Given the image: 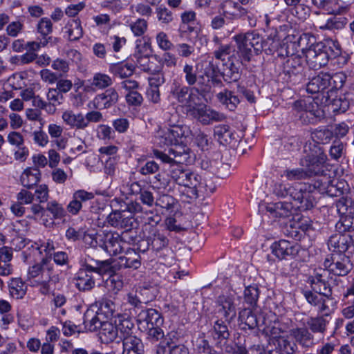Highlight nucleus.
<instances>
[{
    "label": "nucleus",
    "mask_w": 354,
    "mask_h": 354,
    "mask_svg": "<svg viewBox=\"0 0 354 354\" xmlns=\"http://www.w3.org/2000/svg\"><path fill=\"white\" fill-rule=\"evenodd\" d=\"M27 282L30 286L39 288V292L48 295L52 286L59 281V276L55 273L50 257H43L40 261L29 266L27 272Z\"/></svg>",
    "instance_id": "1"
},
{
    "label": "nucleus",
    "mask_w": 354,
    "mask_h": 354,
    "mask_svg": "<svg viewBox=\"0 0 354 354\" xmlns=\"http://www.w3.org/2000/svg\"><path fill=\"white\" fill-rule=\"evenodd\" d=\"M205 91L199 86H188L174 80L171 86L170 93L189 114L202 102V92Z\"/></svg>",
    "instance_id": "2"
},
{
    "label": "nucleus",
    "mask_w": 354,
    "mask_h": 354,
    "mask_svg": "<svg viewBox=\"0 0 354 354\" xmlns=\"http://www.w3.org/2000/svg\"><path fill=\"white\" fill-rule=\"evenodd\" d=\"M236 44V53L242 65L250 62L254 55L263 50L261 37L254 31L239 34L233 37Z\"/></svg>",
    "instance_id": "3"
},
{
    "label": "nucleus",
    "mask_w": 354,
    "mask_h": 354,
    "mask_svg": "<svg viewBox=\"0 0 354 354\" xmlns=\"http://www.w3.org/2000/svg\"><path fill=\"white\" fill-rule=\"evenodd\" d=\"M169 176L176 183L185 187L187 198L192 200L198 198V189L202 183L200 175L185 168L182 165H172Z\"/></svg>",
    "instance_id": "4"
},
{
    "label": "nucleus",
    "mask_w": 354,
    "mask_h": 354,
    "mask_svg": "<svg viewBox=\"0 0 354 354\" xmlns=\"http://www.w3.org/2000/svg\"><path fill=\"white\" fill-rule=\"evenodd\" d=\"M303 151L304 155L300 160V165L306 167L309 176L324 173L323 168L328 158L324 149L315 143L306 142Z\"/></svg>",
    "instance_id": "5"
},
{
    "label": "nucleus",
    "mask_w": 354,
    "mask_h": 354,
    "mask_svg": "<svg viewBox=\"0 0 354 354\" xmlns=\"http://www.w3.org/2000/svg\"><path fill=\"white\" fill-rule=\"evenodd\" d=\"M317 100V97L307 96L292 103L293 114L302 124L314 123L317 118L323 116V111Z\"/></svg>",
    "instance_id": "6"
},
{
    "label": "nucleus",
    "mask_w": 354,
    "mask_h": 354,
    "mask_svg": "<svg viewBox=\"0 0 354 354\" xmlns=\"http://www.w3.org/2000/svg\"><path fill=\"white\" fill-rule=\"evenodd\" d=\"M330 44H335L330 41L327 43L318 42L306 52V60L308 66L314 70H318L327 65L331 56H335Z\"/></svg>",
    "instance_id": "7"
},
{
    "label": "nucleus",
    "mask_w": 354,
    "mask_h": 354,
    "mask_svg": "<svg viewBox=\"0 0 354 354\" xmlns=\"http://www.w3.org/2000/svg\"><path fill=\"white\" fill-rule=\"evenodd\" d=\"M324 269L336 276H346L353 268L349 257L342 253H332L324 261Z\"/></svg>",
    "instance_id": "8"
},
{
    "label": "nucleus",
    "mask_w": 354,
    "mask_h": 354,
    "mask_svg": "<svg viewBox=\"0 0 354 354\" xmlns=\"http://www.w3.org/2000/svg\"><path fill=\"white\" fill-rule=\"evenodd\" d=\"M190 149L186 146H181L179 143L176 144L169 149V153L167 154L158 149L153 151V156L160 159L164 163L170 165H182L187 162L189 159Z\"/></svg>",
    "instance_id": "9"
},
{
    "label": "nucleus",
    "mask_w": 354,
    "mask_h": 354,
    "mask_svg": "<svg viewBox=\"0 0 354 354\" xmlns=\"http://www.w3.org/2000/svg\"><path fill=\"white\" fill-rule=\"evenodd\" d=\"M15 241H18L17 247H18L19 249L25 248L26 245L28 246L27 250L23 252L25 261H28V259H30L32 255L41 254L42 253L41 250L46 254H50L51 252L55 250V243L50 239H48L39 244L19 236L15 239Z\"/></svg>",
    "instance_id": "10"
},
{
    "label": "nucleus",
    "mask_w": 354,
    "mask_h": 354,
    "mask_svg": "<svg viewBox=\"0 0 354 354\" xmlns=\"http://www.w3.org/2000/svg\"><path fill=\"white\" fill-rule=\"evenodd\" d=\"M189 115L203 125H209L213 122H220L225 119L224 114L212 109L203 102Z\"/></svg>",
    "instance_id": "11"
},
{
    "label": "nucleus",
    "mask_w": 354,
    "mask_h": 354,
    "mask_svg": "<svg viewBox=\"0 0 354 354\" xmlns=\"http://www.w3.org/2000/svg\"><path fill=\"white\" fill-rule=\"evenodd\" d=\"M203 66V70L201 74L198 75V86L207 90L210 87V82L216 83L218 81L220 70L213 57L205 61Z\"/></svg>",
    "instance_id": "12"
},
{
    "label": "nucleus",
    "mask_w": 354,
    "mask_h": 354,
    "mask_svg": "<svg viewBox=\"0 0 354 354\" xmlns=\"http://www.w3.org/2000/svg\"><path fill=\"white\" fill-rule=\"evenodd\" d=\"M308 282L313 291L324 296L333 295L332 288L327 281L325 269L315 270L314 274L308 277Z\"/></svg>",
    "instance_id": "13"
},
{
    "label": "nucleus",
    "mask_w": 354,
    "mask_h": 354,
    "mask_svg": "<svg viewBox=\"0 0 354 354\" xmlns=\"http://www.w3.org/2000/svg\"><path fill=\"white\" fill-rule=\"evenodd\" d=\"M272 253L279 259L295 258L300 251V246L296 243L281 239L271 245Z\"/></svg>",
    "instance_id": "14"
},
{
    "label": "nucleus",
    "mask_w": 354,
    "mask_h": 354,
    "mask_svg": "<svg viewBox=\"0 0 354 354\" xmlns=\"http://www.w3.org/2000/svg\"><path fill=\"white\" fill-rule=\"evenodd\" d=\"M183 127H174V129L160 130L155 136V142L160 147L174 146L179 143L178 140L184 136Z\"/></svg>",
    "instance_id": "15"
},
{
    "label": "nucleus",
    "mask_w": 354,
    "mask_h": 354,
    "mask_svg": "<svg viewBox=\"0 0 354 354\" xmlns=\"http://www.w3.org/2000/svg\"><path fill=\"white\" fill-rule=\"evenodd\" d=\"M297 188L295 192H292V199L294 201L293 206L300 211H306L311 209L314 205V197L311 192V185H308L307 190L306 185Z\"/></svg>",
    "instance_id": "16"
},
{
    "label": "nucleus",
    "mask_w": 354,
    "mask_h": 354,
    "mask_svg": "<svg viewBox=\"0 0 354 354\" xmlns=\"http://www.w3.org/2000/svg\"><path fill=\"white\" fill-rule=\"evenodd\" d=\"M127 245L126 241L122 240L118 233L112 232L104 233L103 247L111 255L122 253Z\"/></svg>",
    "instance_id": "17"
},
{
    "label": "nucleus",
    "mask_w": 354,
    "mask_h": 354,
    "mask_svg": "<svg viewBox=\"0 0 354 354\" xmlns=\"http://www.w3.org/2000/svg\"><path fill=\"white\" fill-rule=\"evenodd\" d=\"M137 322L144 329L155 326H162L164 323L161 314L156 309L142 310L137 315Z\"/></svg>",
    "instance_id": "18"
},
{
    "label": "nucleus",
    "mask_w": 354,
    "mask_h": 354,
    "mask_svg": "<svg viewBox=\"0 0 354 354\" xmlns=\"http://www.w3.org/2000/svg\"><path fill=\"white\" fill-rule=\"evenodd\" d=\"M107 223L116 228L124 229L125 231L131 230L136 223L132 215H128L126 211H115L109 214L106 218Z\"/></svg>",
    "instance_id": "19"
},
{
    "label": "nucleus",
    "mask_w": 354,
    "mask_h": 354,
    "mask_svg": "<svg viewBox=\"0 0 354 354\" xmlns=\"http://www.w3.org/2000/svg\"><path fill=\"white\" fill-rule=\"evenodd\" d=\"M219 10L223 17L230 20H238L247 15L248 10L239 3L225 0L219 6Z\"/></svg>",
    "instance_id": "20"
},
{
    "label": "nucleus",
    "mask_w": 354,
    "mask_h": 354,
    "mask_svg": "<svg viewBox=\"0 0 354 354\" xmlns=\"http://www.w3.org/2000/svg\"><path fill=\"white\" fill-rule=\"evenodd\" d=\"M119 99V95L114 88H109L104 92L97 95L93 100V106L97 109H107L115 105Z\"/></svg>",
    "instance_id": "21"
},
{
    "label": "nucleus",
    "mask_w": 354,
    "mask_h": 354,
    "mask_svg": "<svg viewBox=\"0 0 354 354\" xmlns=\"http://www.w3.org/2000/svg\"><path fill=\"white\" fill-rule=\"evenodd\" d=\"M94 197L93 192L84 189L77 190L73 194L72 200L68 204L66 209L72 215H77L83 207V205L93 200Z\"/></svg>",
    "instance_id": "22"
},
{
    "label": "nucleus",
    "mask_w": 354,
    "mask_h": 354,
    "mask_svg": "<svg viewBox=\"0 0 354 354\" xmlns=\"http://www.w3.org/2000/svg\"><path fill=\"white\" fill-rule=\"evenodd\" d=\"M82 268L88 272H95L100 275L111 274L113 272L112 261L111 259L100 261L95 260L89 256L85 259Z\"/></svg>",
    "instance_id": "23"
},
{
    "label": "nucleus",
    "mask_w": 354,
    "mask_h": 354,
    "mask_svg": "<svg viewBox=\"0 0 354 354\" xmlns=\"http://www.w3.org/2000/svg\"><path fill=\"white\" fill-rule=\"evenodd\" d=\"M351 243L352 238L350 235L339 232L330 236L328 241V247L333 253L345 254Z\"/></svg>",
    "instance_id": "24"
},
{
    "label": "nucleus",
    "mask_w": 354,
    "mask_h": 354,
    "mask_svg": "<svg viewBox=\"0 0 354 354\" xmlns=\"http://www.w3.org/2000/svg\"><path fill=\"white\" fill-rule=\"evenodd\" d=\"M330 74L320 73L307 83L306 91L308 93L315 94L324 91L330 86Z\"/></svg>",
    "instance_id": "25"
},
{
    "label": "nucleus",
    "mask_w": 354,
    "mask_h": 354,
    "mask_svg": "<svg viewBox=\"0 0 354 354\" xmlns=\"http://www.w3.org/2000/svg\"><path fill=\"white\" fill-rule=\"evenodd\" d=\"M124 254L119 257L118 263L121 268L137 270L141 266V257L135 250L128 248Z\"/></svg>",
    "instance_id": "26"
},
{
    "label": "nucleus",
    "mask_w": 354,
    "mask_h": 354,
    "mask_svg": "<svg viewBox=\"0 0 354 354\" xmlns=\"http://www.w3.org/2000/svg\"><path fill=\"white\" fill-rule=\"evenodd\" d=\"M91 273L82 268L78 270L73 280L79 290L88 291L95 286V280Z\"/></svg>",
    "instance_id": "27"
},
{
    "label": "nucleus",
    "mask_w": 354,
    "mask_h": 354,
    "mask_svg": "<svg viewBox=\"0 0 354 354\" xmlns=\"http://www.w3.org/2000/svg\"><path fill=\"white\" fill-rule=\"evenodd\" d=\"M214 136L215 138L223 145H230L236 142L237 139L234 131L227 124H218L214 128Z\"/></svg>",
    "instance_id": "28"
},
{
    "label": "nucleus",
    "mask_w": 354,
    "mask_h": 354,
    "mask_svg": "<svg viewBox=\"0 0 354 354\" xmlns=\"http://www.w3.org/2000/svg\"><path fill=\"white\" fill-rule=\"evenodd\" d=\"M40 178L41 171L36 167L26 168L20 176L21 185L28 189L35 186L39 182Z\"/></svg>",
    "instance_id": "29"
},
{
    "label": "nucleus",
    "mask_w": 354,
    "mask_h": 354,
    "mask_svg": "<svg viewBox=\"0 0 354 354\" xmlns=\"http://www.w3.org/2000/svg\"><path fill=\"white\" fill-rule=\"evenodd\" d=\"M122 354H145V346L140 338L131 337L122 342Z\"/></svg>",
    "instance_id": "30"
},
{
    "label": "nucleus",
    "mask_w": 354,
    "mask_h": 354,
    "mask_svg": "<svg viewBox=\"0 0 354 354\" xmlns=\"http://www.w3.org/2000/svg\"><path fill=\"white\" fill-rule=\"evenodd\" d=\"M63 121L66 125L77 129H85L84 115L81 113L75 114L71 110L65 111L62 115Z\"/></svg>",
    "instance_id": "31"
},
{
    "label": "nucleus",
    "mask_w": 354,
    "mask_h": 354,
    "mask_svg": "<svg viewBox=\"0 0 354 354\" xmlns=\"http://www.w3.org/2000/svg\"><path fill=\"white\" fill-rule=\"evenodd\" d=\"M218 302L221 306L218 312L230 322L236 315V308L230 297L221 296L218 297Z\"/></svg>",
    "instance_id": "32"
},
{
    "label": "nucleus",
    "mask_w": 354,
    "mask_h": 354,
    "mask_svg": "<svg viewBox=\"0 0 354 354\" xmlns=\"http://www.w3.org/2000/svg\"><path fill=\"white\" fill-rule=\"evenodd\" d=\"M115 324L117 326L118 335H119L118 337L122 342L127 338L136 336L133 334L134 324L130 319L119 318L118 322L115 321Z\"/></svg>",
    "instance_id": "33"
},
{
    "label": "nucleus",
    "mask_w": 354,
    "mask_h": 354,
    "mask_svg": "<svg viewBox=\"0 0 354 354\" xmlns=\"http://www.w3.org/2000/svg\"><path fill=\"white\" fill-rule=\"evenodd\" d=\"M182 74L185 82L188 86H194L196 84L198 86V75L197 67L192 63L185 62L182 68Z\"/></svg>",
    "instance_id": "34"
},
{
    "label": "nucleus",
    "mask_w": 354,
    "mask_h": 354,
    "mask_svg": "<svg viewBox=\"0 0 354 354\" xmlns=\"http://www.w3.org/2000/svg\"><path fill=\"white\" fill-rule=\"evenodd\" d=\"M316 176L317 177L314 180V183L313 184H310L309 185H311V189L313 190L316 189L321 194H327L328 189H329V187L330 186L331 183L335 181V178L325 173H322Z\"/></svg>",
    "instance_id": "35"
},
{
    "label": "nucleus",
    "mask_w": 354,
    "mask_h": 354,
    "mask_svg": "<svg viewBox=\"0 0 354 354\" xmlns=\"http://www.w3.org/2000/svg\"><path fill=\"white\" fill-rule=\"evenodd\" d=\"M223 71L221 75L225 82H237L241 77V73L239 71V67L237 66L235 63L232 61L229 64H223Z\"/></svg>",
    "instance_id": "36"
},
{
    "label": "nucleus",
    "mask_w": 354,
    "mask_h": 354,
    "mask_svg": "<svg viewBox=\"0 0 354 354\" xmlns=\"http://www.w3.org/2000/svg\"><path fill=\"white\" fill-rule=\"evenodd\" d=\"M64 28L68 39L71 41L78 40L83 36V30L79 19L68 20Z\"/></svg>",
    "instance_id": "37"
},
{
    "label": "nucleus",
    "mask_w": 354,
    "mask_h": 354,
    "mask_svg": "<svg viewBox=\"0 0 354 354\" xmlns=\"http://www.w3.org/2000/svg\"><path fill=\"white\" fill-rule=\"evenodd\" d=\"M219 102L230 111H234L240 102L238 95L234 94L231 91L225 90L217 94Z\"/></svg>",
    "instance_id": "38"
},
{
    "label": "nucleus",
    "mask_w": 354,
    "mask_h": 354,
    "mask_svg": "<svg viewBox=\"0 0 354 354\" xmlns=\"http://www.w3.org/2000/svg\"><path fill=\"white\" fill-rule=\"evenodd\" d=\"M239 319L250 329L259 327L261 324H266L263 321L261 323L259 318L250 308H245L239 313Z\"/></svg>",
    "instance_id": "39"
},
{
    "label": "nucleus",
    "mask_w": 354,
    "mask_h": 354,
    "mask_svg": "<svg viewBox=\"0 0 354 354\" xmlns=\"http://www.w3.org/2000/svg\"><path fill=\"white\" fill-rule=\"evenodd\" d=\"M292 335L296 342L304 347H310L313 344V335L305 328H297L292 330Z\"/></svg>",
    "instance_id": "40"
},
{
    "label": "nucleus",
    "mask_w": 354,
    "mask_h": 354,
    "mask_svg": "<svg viewBox=\"0 0 354 354\" xmlns=\"http://www.w3.org/2000/svg\"><path fill=\"white\" fill-rule=\"evenodd\" d=\"M336 301L333 295L324 296L321 301L315 304L318 313L322 316L328 317L333 312Z\"/></svg>",
    "instance_id": "41"
},
{
    "label": "nucleus",
    "mask_w": 354,
    "mask_h": 354,
    "mask_svg": "<svg viewBox=\"0 0 354 354\" xmlns=\"http://www.w3.org/2000/svg\"><path fill=\"white\" fill-rule=\"evenodd\" d=\"M326 317L318 315L317 317H310L308 319L306 324L309 329L314 333H324L326 330V326L328 321Z\"/></svg>",
    "instance_id": "42"
},
{
    "label": "nucleus",
    "mask_w": 354,
    "mask_h": 354,
    "mask_svg": "<svg viewBox=\"0 0 354 354\" xmlns=\"http://www.w3.org/2000/svg\"><path fill=\"white\" fill-rule=\"evenodd\" d=\"M100 333L101 339L106 343L113 342L119 336L116 324L109 322H104Z\"/></svg>",
    "instance_id": "43"
},
{
    "label": "nucleus",
    "mask_w": 354,
    "mask_h": 354,
    "mask_svg": "<svg viewBox=\"0 0 354 354\" xmlns=\"http://www.w3.org/2000/svg\"><path fill=\"white\" fill-rule=\"evenodd\" d=\"M275 349L270 350L268 352H277V354H293L296 349V344L288 339L279 337L276 339Z\"/></svg>",
    "instance_id": "44"
},
{
    "label": "nucleus",
    "mask_w": 354,
    "mask_h": 354,
    "mask_svg": "<svg viewBox=\"0 0 354 354\" xmlns=\"http://www.w3.org/2000/svg\"><path fill=\"white\" fill-rule=\"evenodd\" d=\"M261 44H263V50L266 54L270 55L277 51L279 46V38L278 37L277 31L276 30H272L266 39L263 40L261 39Z\"/></svg>",
    "instance_id": "45"
},
{
    "label": "nucleus",
    "mask_w": 354,
    "mask_h": 354,
    "mask_svg": "<svg viewBox=\"0 0 354 354\" xmlns=\"http://www.w3.org/2000/svg\"><path fill=\"white\" fill-rule=\"evenodd\" d=\"M235 48L231 44L220 45L218 48L213 52L215 59L220 60L223 63H226V58L228 62H230L233 59Z\"/></svg>",
    "instance_id": "46"
},
{
    "label": "nucleus",
    "mask_w": 354,
    "mask_h": 354,
    "mask_svg": "<svg viewBox=\"0 0 354 354\" xmlns=\"http://www.w3.org/2000/svg\"><path fill=\"white\" fill-rule=\"evenodd\" d=\"M333 137V132L326 128L315 129L311 133V142L318 144H327Z\"/></svg>",
    "instance_id": "47"
},
{
    "label": "nucleus",
    "mask_w": 354,
    "mask_h": 354,
    "mask_svg": "<svg viewBox=\"0 0 354 354\" xmlns=\"http://www.w3.org/2000/svg\"><path fill=\"white\" fill-rule=\"evenodd\" d=\"M9 291L12 297L22 298L26 292V286L19 278H13L9 283Z\"/></svg>",
    "instance_id": "48"
},
{
    "label": "nucleus",
    "mask_w": 354,
    "mask_h": 354,
    "mask_svg": "<svg viewBox=\"0 0 354 354\" xmlns=\"http://www.w3.org/2000/svg\"><path fill=\"white\" fill-rule=\"evenodd\" d=\"M291 208L292 206L290 203L279 202L268 205L266 209L276 217H286L288 216Z\"/></svg>",
    "instance_id": "49"
},
{
    "label": "nucleus",
    "mask_w": 354,
    "mask_h": 354,
    "mask_svg": "<svg viewBox=\"0 0 354 354\" xmlns=\"http://www.w3.org/2000/svg\"><path fill=\"white\" fill-rule=\"evenodd\" d=\"M212 336L218 340H226L230 337V331L225 322L221 319L216 320L213 325Z\"/></svg>",
    "instance_id": "50"
},
{
    "label": "nucleus",
    "mask_w": 354,
    "mask_h": 354,
    "mask_svg": "<svg viewBox=\"0 0 354 354\" xmlns=\"http://www.w3.org/2000/svg\"><path fill=\"white\" fill-rule=\"evenodd\" d=\"M152 249L156 252L166 249L169 244V239L162 233L156 231L150 239Z\"/></svg>",
    "instance_id": "51"
},
{
    "label": "nucleus",
    "mask_w": 354,
    "mask_h": 354,
    "mask_svg": "<svg viewBox=\"0 0 354 354\" xmlns=\"http://www.w3.org/2000/svg\"><path fill=\"white\" fill-rule=\"evenodd\" d=\"M210 172L220 178H227L230 172V165L227 163L213 160L211 162Z\"/></svg>",
    "instance_id": "52"
},
{
    "label": "nucleus",
    "mask_w": 354,
    "mask_h": 354,
    "mask_svg": "<svg viewBox=\"0 0 354 354\" xmlns=\"http://www.w3.org/2000/svg\"><path fill=\"white\" fill-rule=\"evenodd\" d=\"M347 24V19L342 15H334L330 17L326 24L320 26L321 29L340 30Z\"/></svg>",
    "instance_id": "53"
},
{
    "label": "nucleus",
    "mask_w": 354,
    "mask_h": 354,
    "mask_svg": "<svg viewBox=\"0 0 354 354\" xmlns=\"http://www.w3.org/2000/svg\"><path fill=\"white\" fill-rule=\"evenodd\" d=\"M338 212L344 215L354 216V200L351 197H342L337 203Z\"/></svg>",
    "instance_id": "54"
},
{
    "label": "nucleus",
    "mask_w": 354,
    "mask_h": 354,
    "mask_svg": "<svg viewBox=\"0 0 354 354\" xmlns=\"http://www.w3.org/2000/svg\"><path fill=\"white\" fill-rule=\"evenodd\" d=\"M297 44L306 57V52L315 46L317 43H315V38L313 35L310 33H304L299 36Z\"/></svg>",
    "instance_id": "55"
},
{
    "label": "nucleus",
    "mask_w": 354,
    "mask_h": 354,
    "mask_svg": "<svg viewBox=\"0 0 354 354\" xmlns=\"http://www.w3.org/2000/svg\"><path fill=\"white\" fill-rule=\"evenodd\" d=\"M133 62L140 70L145 73H154L158 70V66L151 62L147 55L143 57H137V59Z\"/></svg>",
    "instance_id": "56"
},
{
    "label": "nucleus",
    "mask_w": 354,
    "mask_h": 354,
    "mask_svg": "<svg viewBox=\"0 0 354 354\" xmlns=\"http://www.w3.org/2000/svg\"><path fill=\"white\" fill-rule=\"evenodd\" d=\"M104 322L100 320L97 313L93 315L91 318L88 312L84 315V324L85 328L91 332L100 330Z\"/></svg>",
    "instance_id": "57"
},
{
    "label": "nucleus",
    "mask_w": 354,
    "mask_h": 354,
    "mask_svg": "<svg viewBox=\"0 0 354 354\" xmlns=\"http://www.w3.org/2000/svg\"><path fill=\"white\" fill-rule=\"evenodd\" d=\"M113 84V80L110 76L104 73H95L91 82V86L97 89L106 88Z\"/></svg>",
    "instance_id": "58"
},
{
    "label": "nucleus",
    "mask_w": 354,
    "mask_h": 354,
    "mask_svg": "<svg viewBox=\"0 0 354 354\" xmlns=\"http://www.w3.org/2000/svg\"><path fill=\"white\" fill-rule=\"evenodd\" d=\"M259 297V289L256 286H249L244 290V300L251 307L256 306Z\"/></svg>",
    "instance_id": "59"
},
{
    "label": "nucleus",
    "mask_w": 354,
    "mask_h": 354,
    "mask_svg": "<svg viewBox=\"0 0 354 354\" xmlns=\"http://www.w3.org/2000/svg\"><path fill=\"white\" fill-rule=\"evenodd\" d=\"M348 185L344 180H339L335 178V181L331 183L327 195L331 197H337L344 194L346 190Z\"/></svg>",
    "instance_id": "60"
},
{
    "label": "nucleus",
    "mask_w": 354,
    "mask_h": 354,
    "mask_svg": "<svg viewBox=\"0 0 354 354\" xmlns=\"http://www.w3.org/2000/svg\"><path fill=\"white\" fill-rule=\"evenodd\" d=\"M151 75L148 78L149 84L151 88H159L166 82L165 73L162 68L158 66V70L154 73H149Z\"/></svg>",
    "instance_id": "61"
},
{
    "label": "nucleus",
    "mask_w": 354,
    "mask_h": 354,
    "mask_svg": "<svg viewBox=\"0 0 354 354\" xmlns=\"http://www.w3.org/2000/svg\"><path fill=\"white\" fill-rule=\"evenodd\" d=\"M145 330H147V339L152 343L160 342L165 337V332L162 326H155Z\"/></svg>",
    "instance_id": "62"
},
{
    "label": "nucleus",
    "mask_w": 354,
    "mask_h": 354,
    "mask_svg": "<svg viewBox=\"0 0 354 354\" xmlns=\"http://www.w3.org/2000/svg\"><path fill=\"white\" fill-rule=\"evenodd\" d=\"M156 14L158 21L164 24H169L174 20L173 12L165 5L156 8Z\"/></svg>",
    "instance_id": "63"
},
{
    "label": "nucleus",
    "mask_w": 354,
    "mask_h": 354,
    "mask_svg": "<svg viewBox=\"0 0 354 354\" xmlns=\"http://www.w3.org/2000/svg\"><path fill=\"white\" fill-rule=\"evenodd\" d=\"M110 70L111 73L121 78L129 77L133 73V69L131 66L123 64L112 65Z\"/></svg>",
    "instance_id": "64"
}]
</instances>
